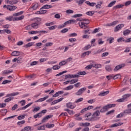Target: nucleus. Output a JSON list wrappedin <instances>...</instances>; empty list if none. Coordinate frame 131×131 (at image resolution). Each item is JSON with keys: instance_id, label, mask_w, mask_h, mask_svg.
Wrapping results in <instances>:
<instances>
[{"instance_id": "f257e3e1", "label": "nucleus", "mask_w": 131, "mask_h": 131, "mask_svg": "<svg viewBox=\"0 0 131 131\" xmlns=\"http://www.w3.org/2000/svg\"><path fill=\"white\" fill-rule=\"evenodd\" d=\"M116 106L115 104H107L106 105L104 106L102 109L100 110V112L101 113H104L108 111V109H110V108H113Z\"/></svg>"}, {"instance_id": "f03ea898", "label": "nucleus", "mask_w": 131, "mask_h": 131, "mask_svg": "<svg viewBox=\"0 0 131 131\" xmlns=\"http://www.w3.org/2000/svg\"><path fill=\"white\" fill-rule=\"evenodd\" d=\"M92 113H88L85 115V120H87L88 121H94V120H96V118H93V116L92 117Z\"/></svg>"}, {"instance_id": "7ed1b4c3", "label": "nucleus", "mask_w": 131, "mask_h": 131, "mask_svg": "<svg viewBox=\"0 0 131 131\" xmlns=\"http://www.w3.org/2000/svg\"><path fill=\"white\" fill-rule=\"evenodd\" d=\"M100 111L99 110L96 111L94 112L92 115L93 118H96V120H93V121H96L97 120H99L100 119Z\"/></svg>"}, {"instance_id": "20e7f679", "label": "nucleus", "mask_w": 131, "mask_h": 131, "mask_svg": "<svg viewBox=\"0 0 131 131\" xmlns=\"http://www.w3.org/2000/svg\"><path fill=\"white\" fill-rule=\"evenodd\" d=\"M85 91H86V88H81L75 93V95H76V96H80L82 95V93L85 92Z\"/></svg>"}, {"instance_id": "39448f33", "label": "nucleus", "mask_w": 131, "mask_h": 131, "mask_svg": "<svg viewBox=\"0 0 131 131\" xmlns=\"http://www.w3.org/2000/svg\"><path fill=\"white\" fill-rule=\"evenodd\" d=\"M125 67V64L124 63L119 64L115 68V69H114V71L115 72L118 71V70L121 69V68H123V67Z\"/></svg>"}, {"instance_id": "423d86ee", "label": "nucleus", "mask_w": 131, "mask_h": 131, "mask_svg": "<svg viewBox=\"0 0 131 131\" xmlns=\"http://www.w3.org/2000/svg\"><path fill=\"white\" fill-rule=\"evenodd\" d=\"M75 23V20L74 19H72V20H68L66 22H65L63 25H62V26H60V28H63V27H65L66 26V25H68V24H71V23Z\"/></svg>"}, {"instance_id": "0eeeda50", "label": "nucleus", "mask_w": 131, "mask_h": 131, "mask_svg": "<svg viewBox=\"0 0 131 131\" xmlns=\"http://www.w3.org/2000/svg\"><path fill=\"white\" fill-rule=\"evenodd\" d=\"M123 27H124V24H122L118 25L115 28V29H114L115 32H117V31H119V30H120V29H121V28H122Z\"/></svg>"}, {"instance_id": "6e6552de", "label": "nucleus", "mask_w": 131, "mask_h": 131, "mask_svg": "<svg viewBox=\"0 0 131 131\" xmlns=\"http://www.w3.org/2000/svg\"><path fill=\"white\" fill-rule=\"evenodd\" d=\"M52 117H53V115H49L44 117L41 121V122H42L41 123H45V122H46V121H47L48 119H50V118H52Z\"/></svg>"}, {"instance_id": "1a4fd4ad", "label": "nucleus", "mask_w": 131, "mask_h": 131, "mask_svg": "<svg viewBox=\"0 0 131 131\" xmlns=\"http://www.w3.org/2000/svg\"><path fill=\"white\" fill-rule=\"evenodd\" d=\"M24 19V15H21L19 17H13L12 16V21H19L20 20H23Z\"/></svg>"}, {"instance_id": "9d476101", "label": "nucleus", "mask_w": 131, "mask_h": 131, "mask_svg": "<svg viewBox=\"0 0 131 131\" xmlns=\"http://www.w3.org/2000/svg\"><path fill=\"white\" fill-rule=\"evenodd\" d=\"M109 93H110V91H106L105 92H101L98 96H100V97H104V96H107V95H108V94H109Z\"/></svg>"}, {"instance_id": "9b49d317", "label": "nucleus", "mask_w": 131, "mask_h": 131, "mask_svg": "<svg viewBox=\"0 0 131 131\" xmlns=\"http://www.w3.org/2000/svg\"><path fill=\"white\" fill-rule=\"evenodd\" d=\"M16 9H17V7L16 6L8 5L7 10H9V11H15Z\"/></svg>"}, {"instance_id": "f8f14e48", "label": "nucleus", "mask_w": 131, "mask_h": 131, "mask_svg": "<svg viewBox=\"0 0 131 131\" xmlns=\"http://www.w3.org/2000/svg\"><path fill=\"white\" fill-rule=\"evenodd\" d=\"M64 94V92L63 91H58V92H56L53 97L54 98H57V97H59V95H63Z\"/></svg>"}, {"instance_id": "ddd939ff", "label": "nucleus", "mask_w": 131, "mask_h": 131, "mask_svg": "<svg viewBox=\"0 0 131 131\" xmlns=\"http://www.w3.org/2000/svg\"><path fill=\"white\" fill-rule=\"evenodd\" d=\"M79 25L81 28H84V29H85L88 27L84 24V22L82 21L79 23Z\"/></svg>"}, {"instance_id": "4468645a", "label": "nucleus", "mask_w": 131, "mask_h": 131, "mask_svg": "<svg viewBox=\"0 0 131 131\" xmlns=\"http://www.w3.org/2000/svg\"><path fill=\"white\" fill-rule=\"evenodd\" d=\"M130 107H131V103L127 105L128 108H130ZM124 113H127L128 114H129V113H131V108L125 110L124 111Z\"/></svg>"}, {"instance_id": "2eb2a0df", "label": "nucleus", "mask_w": 131, "mask_h": 131, "mask_svg": "<svg viewBox=\"0 0 131 131\" xmlns=\"http://www.w3.org/2000/svg\"><path fill=\"white\" fill-rule=\"evenodd\" d=\"M131 31L128 30V29H126L124 31H123V35H124V36H126V35H128V34H130Z\"/></svg>"}, {"instance_id": "dca6fc26", "label": "nucleus", "mask_w": 131, "mask_h": 131, "mask_svg": "<svg viewBox=\"0 0 131 131\" xmlns=\"http://www.w3.org/2000/svg\"><path fill=\"white\" fill-rule=\"evenodd\" d=\"M67 107L68 108H70V109H74V108H75V106L73 105L72 103L71 102L67 103Z\"/></svg>"}, {"instance_id": "f3484780", "label": "nucleus", "mask_w": 131, "mask_h": 131, "mask_svg": "<svg viewBox=\"0 0 131 131\" xmlns=\"http://www.w3.org/2000/svg\"><path fill=\"white\" fill-rule=\"evenodd\" d=\"M48 98H49V96H46L44 98L39 99L38 100H37L35 102H36V103H37V102H43V101H45V100H47V99H48Z\"/></svg>"}, {"instance_id": "a211bd4d", "label": "nucleus", "mask_w": 131, "mask_h": 131, "mask_svg": "<svg viewBox=\"0 0 131 131\" xmlns=\"http://www.w3.org/2000/svg\"><path fill=\"white\" fill-rule=\"evenodd\" d=\"M52 8H53L52 5H45L43 6L41 8H40V10H42L43 9H51Z\"/></svg>"}, {"instance_id": "6ab92c4d", "label": "nucleus", "mask_w": 131, "mask_h": 131, "mask_svg": "<svg viewBox=\"0 0 131 131\" xmlns=\"http://www.w3.org/2000/svg\"><path fill=\"white\" fill-rule=\"evenodd\" d=\"M11 56H14V57H16L17 56H20V52L13 51L11 54Z\"/></svg>"}, {"instance_id": "aec40b11", "label": "nucleus", "mask_w": 131, "mask_h": 131, "mask_svg": "<svg viewBox=\"0 0 131 131\" xmlns=\"http://www.w3.org/2000/svg\"><path fill=\"white\" fill-rule=\"evenodd\" d=\"M123 123H117L111 125L110 127H116L117 126H119V125H122Z\"/></svg>"}, {"instance_id": "412c9836", "label": "nucleus", "mask_w": 131, "mask_h": 131, "mask_svg": "<svg viewBox=\"0 0 131 131\" xmlns=\"http://www.w3.org/2000/svg\"><path fill=\"white\" fill-rule=\"evenodd\" d=\"M129 97H131V94H127L123 95L122 98L123 99H124V101H125V100H126V99H127L128 98H129Z\"/></svg>"}, {"instance_id": "4be33fe9", "label": "nucleus", "mask_w": 131, "mask_h": 131, "mask_svg": "<svg viewBox=\"0 0 131 131\" xmlns=\"http://www.w3.org/2000/svg\"><path fill=\"white\" fill-rule=\"evenodd\" d=\"M80 126H90L91 125L90 123H81L79 124Z\"/></svg>"}, {"instance_id": "5701e85b", "label": "nucleus", "mask_w": 131, "mask_h": 131, "mask_svg": "<svg viewBox=\"0 0 131 131\" xmlns=\"http://www.w3.org/2000/svg\"><path fill=\"white\" fill-rule=\"evenodd\" d=\"M102 5H103V2L102 1L99 2L98 4L96 5L95 6L96 9H100Z\"/></svg>"}, {"instance_id": "b1692460", "label": "nucleus", "mask_w": 131, "mask_h": 131, "mask_svg": "<svg viewBox=\"0 0 131 131\" xmlns=\"http://www.w3.org/2000/svg\"><path fill=\"white\" fill-rule=\"evenodd\" d=\"M41 116H42V115H41V113H38L36 115H34L33 117L35 119L36 118H40V117H41Z\"/></svg>"}, {"instance_id": "393cba45", "label": "nucleus", "mask_w": 131, "mask_h": 131, "mask_svg": "<svg viewBox=\"0 0 131 131\" xmlns=\"http://www.w3.org/2000/svg\"><path fill=\"white\" fill-rule=\"evenodd\" d=\"M73 89V85H70L65 88L63 89L64 91H70V90H72Z\"/></svg>"}, {"instance_id": "a878e982", "label": "nucleus", "mask_w": 131, "mask_h": 131, "mask_svg": "<svg viewBox=\"0 0 131 131\" xmlns=\"http://www.w3.org/2000/svg\"><path fill=\"white\" fill-rule=\"evenodd\" d=\"M47 12H48V11H47V10H40L39 11H37L36 12V14H37V15H38L39 14H46V13H47Z\"/></svg>"}, {"instance_id": "bb28decb", "label": "nucleus", "mask_w": 131, "mask_h": 131, "mask_svg": "<svg viewBox=\"0 0 131 131\" xmlns=\"http://www.w3.org/2000/svg\"><path fill=\"white\" fill-rule=\"evenodd\" d=\"M115 4H116V1H113L108 4L107 7H108V8H111V7L114 6V5H115Z\"/></svg>"}, {"instance_id": "cd10ccee", "label": "nucleus", "mask_w": 131, "mask_h": 131, "mask_svg": "<svg viewBox=\"0 0 131 131\" xmlns=\"http://www.w3.org/2000/svg\"><path fill=\"white\" fill-rule=\"evenodd\" d=\"M24 12L23 11H20L19 12L16 13H14L13 14V17H17V16H20V15H22Z\"/></svg>"}, {"instance_id": "c85d7f7f", "label": "nucleus", "mask_w": 131, "mask_h": 131, "mask_svg": "<svg viewBox=\"0 0 131 131\" xmlns=\"http://www.w3.org/2000/svg\"><path fill=\"white\" fill-rule=\"evenodd\" d=\"M38 25L39 24L33 23L31 24L32 28H38Z\"/></svg>"}, {"instance_id": "c756f323", "label": "nucleus", "mask_w": 131, "mask_h": 131, "mask_svg": "<svg viewBox=\"0 0 131 131\" xmlns=\"http://www.w3.org/2000/svg\"><path fill=\"white\" fill-rule=\"evenodd\" d=\"M105 69L106 71H108V72L112 71V69L111 68V67L109 65H107L105 67Z\"/></svg>"}, {"instance_id": "7c9ffc66", "label": "nucleus", "mask_w": 131, "mask_h": 131, "mask_svg": "<svg viewBox=\"0 0 131 131\" xmlns=\"http://www.w3.org/2000/svg\"><path fill=\"white\" fill-rule=\"evenodd\" d=\"M46 127H48V128H52V127H54L55 126V125L53 124H50L49 123L46 124Z\"/></svg>"}, {"instance_id": "2f4dec72", "label": "nucleus", "mask_w": 131, "mask_h": 131, "mask_svg": "<svg viewBox=\"0 0 131 131\" xmlns=\"http://www.w3.org/2000/svg\"><path fill=\"white\" fill-rule=\"evenodd\" d=\"M95 14V11H88L86 12V15H88V16H93Z\"/></svg>"}, {"instance_id": "473e14b6", "label": "nucleus", "mask_w": 131, "mask_h": 131, "mask_svg": "<svg viewBox=\"0 0 131 131\" xmlns=\"http://www.w3.org/2000/svg\"><path fill=\"white\" fill-rule=\"evenodd\" d=\"M94 65L93 64H90L89 66H87L85 68V69H86V70H90V69H92V68H93Z\"/></svg>"}, {"instance_id": "72a5a7b5", "label": "nucleus", "mask_w": 131, "mask_h": 131, "mask_svg": "<svg viewBox=\"0 0 131 131\" xmlns=\"http://www.w3.org/2000/svg\"><path fill=\"white\" fill-rule=\"evenodd\" d=\"M31 129V127L30 126H27L25 127L24 129H23L21 131H29Z\"/></svg>"}, {"instance_id": "f704fd0d", "label": "nucleus", "mask_w": 131, "mask_h": 131, "mask_svg": "<svg viewBox=\"0 0 131 131\" xmlns=\"http://www.w3.org/2000/svg\"><path fill=\"white\" fill-rule=\"evenodd\" d=\"M34 43V42H29L25 46V47H26V48H30V47H32V46H33Z\"/></svg>"}, {"instance_id": "c9c22d12", "label": "nucleus", "mask_w": 131, "mask_h": 131, "mask_svg": "<svg viewBox=\"0 0 131 131\" xmlns=\"http://www.w3.org/2000/svg\"><path fill=\"white\" fill-rule=\"evenodd\" d=\"M64 111H67L69 114H74V113H73V111L70 110L69 109L66 108L64 109Z\"/></svg>"}, {"instance_id": "e433bc0d", "label": "nucleus", "mask_w": 131, "mask_h": 131, "mask_svg": "<svg viewBox=\"0 0 131 131\" xmlns=\"http://www.w3.org/2000/svg\"><path fill=\"white\" fill-rule=\"evenodd\" d=\"M12 81L9 80H5L3 81L2 83V84H7V83H9L10 82H11Z\"/></svg>"}, {"instance_id": "4c0bfd02", "label": "nucleus", "mask_w": 131, "mask_h": 131, "mask_svg": "<svg viewBox=\"0 0 131 131\" xmlns=\"http://www.w3.org/2000/svg\"><path fill=\"white\" fill-rule=\"evenodd\" d=\"M60 68H61V67L59 66H54L52 67V69H53V70H58V69H60Z\"/></svg>"}, {"instance_id": "58836bf2", "label": "nucleus", "mask_w": 131, "mask_h": 131, "mask_svg": "<svg viewBox=\"0 0 131 131\" xmlns=\"http://www.w3.org/2000/svg\"><path fill=\"white\" fill-rule=\"evenodd\" d=\"M78 81V79H72L71 81H70V84H72L73 83H76V82H77Z\"/></svg>"}, {"instance_id": "ea45409f", "label": "nucleus", "mask_w": 131, "mask_h": 131, "mask_svg": "<svg viewBox=\"0 0 131 131\" xmlns=\"http://www.w3.org/2000/svg\"><path fill=\"white\" fill-rule=\"evenodd\" d=\"M38 130H45V125H42L39 127H37Z\"/></svg>"}, {"instance_id": "a19ab883", "label": "nucleus", "mask_w": 131, "mask_h": 131, "mask_svg": "<svg viewBox=\"0 0 131 131\" xmlns=\"http://www.w3.org/2000/svg\"><path fill=\"white\" fill-rule=\"evenodd\" d=\"M120 77H121L120 74H118L113 77V79H117V78H120Z\"/></svg>"}, {"instance_id": "79ce46f5", "label": "nucleus", "mask_w": 131, "mask_h": 131, "mask_svg": "<svg viewBox=\"0 0 131 131\" xmlns=\"http://www.w3.org/2000/svg\"><path fill=\"white\" fill-rule=\"evenodd\" d=\"M86 0H79V1H77L76 3L79 5H82L84 2H85Z\"/></svg>"}, {"instance_id": "37998d69", "label": "nucleus", "mask_w": 131, "mask_h": 131, "mask_svg": "<svg viewBox=\"0 0 131 131\" xmlns=\"http://www.w3.org/2000/svg\"><path fill=\"white\" fill-rule=\"evenodd\" d=\"M67 63V62H66V61H62L59 62V66H64V65H66V63Z\"/></svg>"}, {"instance_id": "c03bdc74", "label": "nucleus", "mask_w": 131, "mask_h": 131, "mask_svg": "<svg viewBox=\"0 0 131 131\" xmlns=\"http://www.w3.org/2000/svg\"><path fill=\"white\" fill-rule=\"evenodd\" d=\"M83 101V98H80L78 99L77 100L75 101V103H80V102H82Z\"/></svg>"}, {"instance_id": "a18cd8bd", "label": "nucleus", "mask_w": 131, "mask_h": 131, "mask_svg": "<svg viewBox=\"0 0 131 131\" xmlns=\"http://www.w3.org/2000/svg\"><path fill=\"white\" fill-rule=\"evenodd\" d=\"M123 5H118L114 7V9H120V8H122L123 7Z\"/></svg>"}, {"instance_id": "49530a36", "label": "nucleus", "mask_w": 131, "mask_h": 131, "mask_svg": "<svg viewBox=\"0 0 131 131\" xmlns=\"http://www.w3.org/2000/svg\"><path fill=\"white\" fill-rule=\"evenodd\" d=\"M13 99H14V98L9 97L7 99H6L4 101L5 102V103H8V102H10V101H12Z\"/></svg>"}, {"instance_id": "de8ad7c7", "label": "nucleus", "mask_w": 131, "mask_h": 131, "mask_svg": "<svg viewBox=\"0 0 131 131\" xmlns=\"http://www.w3.org/2000/svg\"><path fill=\"white\" fill-rule=\"evenodd\" d=\"M37 8H38V4H36L32 6V9L35 10Z\"/></svg>"}, {"instance_id": "09e8293b", "label": "nucleus", "mask_w": 131, "mask_h": 131, "mask_svg": "<svg viewBox=\"0 0 131 131\" xmlns=\"http://www.w3.org/2000/svg\"><path fill=\"white\" fill-rule=\"evenodd\" d=\"M78 17H82V14H75L73 16V18H78Z\"/></svg>"}, {"instance_id": "8fccbe9b", "label": "nucleus", "mask_w": 131, "mask_h": 131, "mask_svg": "<svg viewBox=\"0 0 131 131\" xmlns=\"http://www.w3.org/2000/svg\"><path fill=\"white\" fill-rule=\"evenodd\" d=\"M117 41L118 42H121V41H125V40H124V38L121 37L117 39Z\"/></svg>"}, {"instance_id": "3c124183", "label": "nucleus", "mask_w": 131, "mask_h": 131, "mask_svg": "<svg viewBox=\"0 0 131 131\" xmlns=\"http://www.w3.org/2000/svg\"><path fill=\"white\" fill-rule=\"evenodd\" d=\"M32 28V27L31 25H28L25 27V29L26 30H31Z\"/></svg>"}, {"instance_id": "603ef678", "label": "nucleus", "mask_w": 131, "mask_h": 131, "mask_svg": "<svg viewBox=\"0 0 131 131\" xmlns=\"http://www.w3.org/2000/svg\"><path fill=\"white\" fill-rule=\"evenodd\" d=\"M82 21H84L85 22L84 23L86 25L90 24V20H89V19H82Z\"/></svg>"}, {"instance_id": "864d4df0", "label": "nucleus", "mask_w": 131, "mask_h": 131, "mask_svg": "<svg viewBox=\"0 0 131 131\" xmlns=\"http://www.w3.org/2000/svg\"><path fill=\"white\" fill-rule=\"evenodd\" d=\"M66 13L67 14H73V13H74V11H73V10H72L69 9L66 11Z\"/></svg>"}, {"instance_id": "5fc2aeb1", "label": "nucleus", "mask_w": 131, "mask_h": 131, "mask_svg": "<svg viewBox=\"0 0 131 131\" xmlns=\"http://www.w3.org/2000/svg\"><path fill=\"white\" fill-rule=\"evenodd\" d=\"M25 118V116L24 115L19 116L17 117V119H18V120H22V119H24Z\"/></svg>"}, {"instance_id": "6e6d98bb", "label": "nucleus", "mask_w": 131, "mask_h": 131, "mask_svg": "<svg viewBox=\"0 0 131 131\" xmlns=\"http://www.w3.org/2000/svg\"><path fill=\"white\" fill-rule=\"evenodd\" d=\"M67 72V71H62L59 73V74H57V75H56V76H60V75H62V74H64V73H66Z\"/></svg>"}, {"instance_id": "4d7b16f0", "label": "nucleus", "mask_w": 131, "mask_h": 131, "mask_svg": "<svg viewBox=\"0 0 131 131\" xmlns=\"http://www.w3.org/2000/svg\"><path fill=\"white\" fill-rule=\"evenodd\" d=\"M20 103L22 106H25V104H26V101L25 100H23L19 102Z\"/></svg>"}, {"instance_id": "13d9d810", "label": "nucleus", "mask_w": 131, "mask_h": 131, "mask_svg": "<svg viewBox=\"0 0 131 131\" xmlns=\"http://www.w3.org/2000/svg\"><path fill=\"white\" fill-rule=\"evenodd\" d=\"M40 109V107H35L33 110V112H37L38 111H39Z\"/></svg>"}, {"instance_id": "bf43d9fd", "label": "nucleus", "mask_w": 131, "mask_h": 131, "mask_svg": "<svg viewBox=\"0 0 131 131\" xmlns=\"http://www.w3.org/2000/svg\"><path fill=\"white\" fill-rule=\"evenodd\" d=\"M4 31L6 33H7V34H11V33H12V31L10 30H8V29H5Z\"/></svg>"}, {"instance_id": "052dcab7", "label": "nucleus", "mask_w": 131, "mask_h": 131, "mask_svg": "<svg viewBox=\"0 0 131 131\" xmlns=\"http://www.w3.org/2000/svg\"><path fill=\"white\" fill-rule=\"evenodd\" d=\"M78 74H79V76H80V75H85V74H86V73L85 72V71H83L79 72L78 73Z\"/></svg>"}, {"instance_id": "680f3d73", "label": "nucleus", "mask_w": 131, "mask_h": 131, "mask_svg": "<svg viewBox=\"0 0 131 131\" xmlns=\"http://www.w3.org/2000/svg\"><path fill=\"white\" fill-rule=\"evenodd\" d=\"M114 111H115L114 110L110 111L106 113V115H109L110 114H112V113H114Z\"/></svg>"}, {"instance_id": "e2e57ef3", "label": "nucleus", "mask_w": 131, "mask_h": 131, "mask_svg": "<svg viewBox=\"0 0 131 131\" xmlns=\"http://www.w3.org/2000/svg\"><path fill=\"white\" fill-rule=\"evenodd\" d=\"M68 31V29L67 28H64L63 30L61 31V33H66Z\"/></svg>"}, {"instance_id": "0e129e2a", "label": "nucleus", "mask_w": 131, "mask_h": 131, "mask_svg": "<svg viewBox=\"0 0 131 131\" xmlns=\"http://www.w3.org/2000/svg\"><path fill=\"white\" fill-rule=\"evenodd\" d=\"M93 67H95V68H96V69L101 68V64H93Z\"/></svg>"}, {"instance_id": "69168bd1", "label": "nucleus", "mask_w": 131, "mask_h": 131, "mask_svg": "<svg viewBox=\"0 0 131 131\" xmlns=\"http://www.w3.org/2000/svg\"><path fill=\"white\" fill-rule=\"evenodd\" d=\"M24 123H25V121L23 120V121H19L18 122H17V125H21V124H24Z\"/></svg>"}, {"instance_id": "338daca9", "label": "nucleus", "mask_w": 131, "mask_h": 131, "mask_svg": "<svg viewBox=\"0 0 131 131\" xmlns=\"http://www.w3.org/2000/svg\"><path fill=\"white\" fill-rule=\"evenodd\" d=\"M130 4H131V1H127L125 3V7H127V6H129V5H130Z\"/></svg>"}, {"instance_id": "774afa93", "label": "nucleus", "mask_w": 131, "mask_h": 131, "mask_svg": "<svg viewBox=\"0 0 131 131\" xmlns=\"http://www.w3.org/2000/svg\"><path fill=\"white\" fill-rule=\"evenodd\" d=\"M22 62V57H19L17 58V63H21Z\"/></svg>"}]
</instances>
